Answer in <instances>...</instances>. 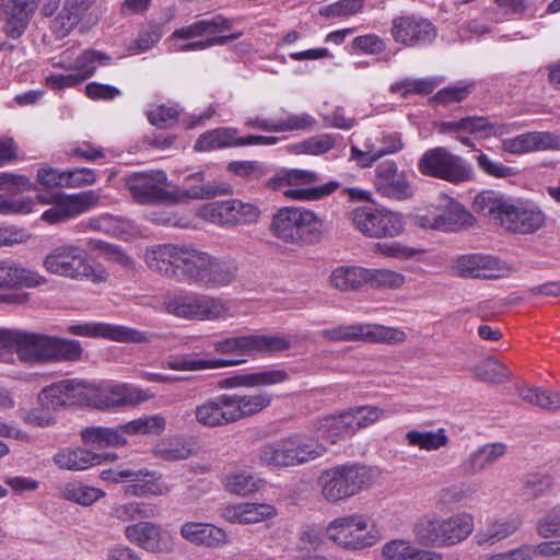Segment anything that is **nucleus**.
Segmentation results:
<instances>
[{
  "mask_svg": "<svg viewBox=\"0 0 560 560\" xmlns=\"http://www.w3.org/2000/svg\"><path fill=\"white\" fill-rule=\"evenodd\" d=\"M439 201L444 221V232H454L474 225V215L457 200L447 196H441Z\"/></svg>",
  "mask_w": 560,
  "mask_h": 560,
  "instance_id": "38",
  "label": "nucleus"
},
{
  "mask_svg": "<svg viewBox=\"0 0 560 560\" xmlns=\"http://www.w3.org/2000/svg\"><path fill=\"white\" fill-rule=\"evenodd\" d=\"M374 186L383 197L406 200L412 197L413 189L407 176L398 172L394 161H385L375 170Z\"/></svg>",
  "mask_w": 560,
  "mask_h": 560,
  "instance_id": "23",
  "label": "nucleus"
},
{
  "mask_svg": "<svg viewBox=\"0 0 560 560\" xmlns=\"http://www.w3.org/2000/svg\"><path fill=\"white\" fill-rule=\"evenodd\" d=\"M339 139L338 135L320 133L290 145L294 154L323 155L334 149Z\"/></svg>",
  "mask_w": 560,
  "mask_h": 560,
  "instance_id": "54",
  "label": "nucleus"
},
{
  "mask_svg": "<svg viewBox=\"0 0 560 560\" xmlns=\"http://www.w3.org/2000/svg\"><path fill=\"white\" fill-rule=\"evenodd\" d=\"M474 530V518L468 513H457L444 518L445 545L453 546L465 540Z\"/></svg>",
  "mask_w": 560,
  "mask_h": 560,
  "instance_id": "49",
  "label": "nucleus"
},
{
  "mask_svg": "<svg viewBox=\"0 0 560 560\" xmlns=\"http://www.w3.org/2000/svg\"><path fill=\"white\" fill-rule=\"evenodd\" d=\"M436 129L442 135H459L468 132L477 139H489L500 137L508 132L503 124L492 122L482 116H467L454 121H441L436 124Z\"/></svg>",
  "mask_w": 560,
  "mask_h": 560,
  "instance_id": "25",
  "label": "nucleus"
},
{
  "mask_svg": "<svg viewBox=\"0 0 560 560\" xmlns=\"http://www.w3.org/2000/svg\"><path fill=\"white\" fill-rule=\"evenodd\" d=\"M271 232L287 244H312L322 237L324 221L306 208L283 207L272 217Z\"/></svg>",
  "mask_w": 560,
  "mask_h": 560,
  "instance_id": "3",
  "label": "nucleus"
},
{
  "mask_svg": "<svg viewBox=\"0 0 560 560\" xmlns=\"http://www.w3.org/2000/svg\"><path fill=\"white\" fill-rule=\"evenodd\" d=\"M245 362L236 359H199L191 355L173 358L164 363V366L174 371H200L234 366Z\"/></svg>",
  "mask_w": 560,
  "mask_h": 560,
  "instance_id": "45",
  "label": "nucleus"
},
{
  "mask_svg": "<svg viewBox=\"0 0 560 560\" xmlns=\"http://www.w3.org/2000/svg\"><path fill=\"white\" fill-rule=\"evenodd\" d=\"M166 308L170 313L187 319L217 320L232 316L228 301L197 293H184L170 298L166 301Z\"/></svg>",
  "mask_w": 560,
  "mask_h": 560,
  "instance_id": "12",
  "label": "nucleus"
},
{
  "mask_svg": "<svg viewBox=\"0 0 560 560\" xmlns=\"http://www.w3.org/2000/svg\"><path fill=\"white\" fill-rule=\"evenodd\" d=\"M237 271V264L233 259L213 257L201 288L220 289L228 287L236 279Z\"/></svg>",
  "mask_w": 560,
  "mask_h": 560,
  "instance_id": "40",
  "label": "nucleus"
},
{
  "mask_svg": "<svg viewBox=\"0 0 560 560\" xmlns=\"http://www.w3.org/2000/svg\"><path fill=\"white\" fill-rule=\"evenodd\" d=\"M327 447L318 439L293 435L260 447L258 457L268 467H294L322 457Z\"/></svg>",
  "mask_w": 560,
  "mask_h": 560,
  "instance_id": "5",
  "label": "nucleus"
},
{
  "mask_svg": "<svg viewBox=\"0 0 560 560\" xmlns=\"http://www.w3.org/2000/svg\"><path fill=\"white\" fill-rule=\"evenodd\" d=\"M166 421L160 415L145 416L115 428L88 427L81 430L84 444L96 448L119 447L127 444L126 435L160 434L165 430Z\"/></svg>",
  "mask_w": 560,
  "mask_h": 560,
  "instance_id": "7",
  "label": "nucleus"
},
{
  "mask_svg": "<svg viewBox=\"0 0 560 560\" xmlns=\"http://www.w3.org/2000/svg\"><path fill=\"white\" fill-rule=\"evenodd\" d=\"M405 283V276L390 269L365 268V284L373 289H398Z\"/></svg>",
  "mask_w": 560,
  "mask_h": 560,
  "instance_id": "58",
  "label": "nucleus"
},
{
  "mask_svg": "<svg viewBox=\"0 0 560 560\" xmlns=\"http://www.w3.org/2000/svg\"><path fill=\"white\" fill-rule=\"evenodd\" d=\"M125 183L138 203L148 205L171 199V194L166 190L167 176L163 171L132 173L126 176Z\"/></svg>",
  "mask_w": 560,
  "mask_h": 560,
  "instance_id": "19",
  "label": "nucleus"
},
{
  "mask_svg": "<svg viewBox=\"0 0 560 560\" xmlns=\"http://www.w3.org/2000/svg\"><path fill=\"white\" fill-rule=\"evenodd\" d=\"M418 170L425 176L440 178L452 184H459L474 178L471 165L444 147L427 150L418 161Z\"/></svg>",
  "mask_w": 560,
  "mask_h": 560,
  "instance_id": "13",
  "label": "nucleus"
},
{
  "mask_svg": "<svg viewBox=\"0 0 560 560\" xmlns=\"http://www.w3.org/2000/svg\"><path fill=\"white\" fill-rule=\"evenodd\" d=\"M506 446L503 443H488L472 453L463 460L460 467L465 472L476 474L493 466L501 457L504 456Z\"/></svg>",
  "mask_w": 560,
  "mask_h": 560,
  "instance_id": "36",
  "label": "nucleus"
},
{
  "mask_svg": "<svg viewBox=\"0 0 560 560\" xmlns=\"http://www.w3.org/2000/svg\"><path fill=\"white\" fill-rule=\"evenodd\" d=\"M230 192L229 185H219L214 183H201L191 186H183L176 188L171 198L173 197L176 201H188L197 199H209L220 195H226Z\"/></svg>",
  "mask_w": 560,
  "mask_h": 560,
  "instance_id": "50",
  "label": "nucleus"
},
{
  "mask_svg": "<svg viewBox=\"0 0 560 560\" xmlns=\"http://www.w3.org/2000/svg\"><path fill=\"white\" fill-rule=\"evenodd\" d=\"M91 382L66 378L45 386L38 394L39 405L47 410L90 406Z\"/></svg>",
  "mask_w": 560,
  "mask_h": 560,
  "instance_id": "14",
  "label": "nucleus"
},
{
  "mask_svg": "<svg viewBox=\"0 0 560 560\" xmlns=\"http://www.w3.org/2000/svg\"><path fill=\"white\" fill-rule=\"evenodd\" d=\"M289 374L281 368H265L253 373L237 375L230 380V386L261 387L285 382Z\"/></svg>",
  "mask_w": 560,
  "mask_h": 560,
  "instance_id": "42",
  "label": "nucleus"
},
{
  "mask_svg": "<svg viewBox=\"0 0 560 560\" xmlns=\"http://www.w3.org/2000/svg\"><path fill=\"white\" fill-rule=\"evenodd\" d=\"M38 0H0V20L5 34L15 39L26 30Z\"/></svg>",
  "mask_w": 560,
  "mask_h": 560,
  "instance_id": "28",
  "label": "nucleus"
},
{
  "mask_svg": "<svg viewBox=\"0 0 560 560\" xmlns=\"http://www.w3.org/2000/svg\"><path fill=\"white\" fill-rule=\"evenodd\" d=\"M205 215L220 225L253 224L258 221L260 210L253 203L231 199L208 205Z\"/></svg>",
  "mask_w": 560,
  "mask_h": 560,
  "instance_id": "21",
  "label": "nucleus"
},
{
  "mask_svg": "<svg viewBox=\"0 0 560 560\" xmlns=\"http://www.w3.org/2000/svg\"><path fill=\"white\" fill-rule=\"evenodd\" d=\"M436 86V82L432 79H405L395 82L389 90L393 93L406 96L408 94H430Z\"/></svg>",
  "mask_w": 560,
  "mask_h": 560,
  "instance_id": "60",
  "label": "nucleus"
},
{
  "mask_svg": "<svg viewBox=\"0 0 560 560\" xmlns=\"http://www.w3.org/2000/svg\"><path fill=\"white\" fill-rule=\"evenodd\" d=\"M472 88V83L464 82L445 86L433 96V102L444 106L460 103L469 96Z\"/></svg>",
  "mask_w": 560,
  "mask_h": 560,
  "instance_id": "62",
  "label": "nucleus"
},
{
  "mask_svg": "<svg viewBox=\"0 0 560 560\" xmlns=\"http://www.w3.org/2000/svg\"><path fill=\"white\" fill-rule=\"evenodd\" d=\"M418 540L424 546H446L444 535V518L423 517L415 527Z\"/></svg>",
  "mask_w": 560,
  "mask_h": 560,
  "instance_id": "53",
  "label": "nucleus"
},
{
  "mask_svg": "<svg viewBox=\"0 0 560 560\" xmlns=\"http://www.w3.org/2000/svg\"><path fill=\"white\" fill-rule=\"evenodd\" d=\"M186 245L160 244L147 248L144 260L148 267L163 276L179 279Z\"/></svg>",
  "mask_w": 560,
  "mask_h": 560,
  "instance_id": "27",
  "label": "nucleus"
},
{
  "mask_svg": "<svg viewBox=\"0 0 560 560\" xmlns=\"http://www.w3.org/2000/svg\"><path fill=\"white\" fill-rule=\"evenodd\" d=\"M150 397L148 392L130 384H90V406L97 409L138 405Z\"/></svg>",
  "mask_w": 560,
  "mask_h": 560,
  "instance_id": "16",
  "label": "nucleus"
},
{
  "mask_svg": "<svg viewBox=\"0 0 560 560\" xmlns=\"http://www.w3.org/2000/svg\"><path fill=\"white\" fill-rule=\"evenodd\" d=\"M13 353H16L20 361L30 364L38 362H73L81 358L82 347L78 340L13 329Z\"/></svg>",
  "mask_w": 560,
  "mask_h": 560,
  "instance_id": "2",
  "label": "nucleus"
},
{
  "mask_svg": "<svg viewBox=\"0 0 560 560\" xmlns=\"http://www.w3.org/2000/svg\"><path fill=\"white\" fill-rule=\"evenodd\" d=\"M345 412L348 422L351 424L352 433L373 424L384 415V410L375 406L355 407Z\"/></svg>",
  "mask_w": 560,
  "mask_h": 560,
  "instance_id": "59",
  "label": "nucleus"
},
{
  "mask_svg": "<svg viewBox=\"0 0 560 560\" xmlns=\"http://www.w3.org/2000/svg\"><path fill=\"white\" fill-rule=\"evenodd\" d=\"M95 0H66L61 11L52 22L58 36H66L79 24Z\"/></svg>",
  "mask_w": 560,
  "mask_h": 560,
  "instance_id": "37",
  "label": "nucleus"
},
{
  "mask_svg": "<svg viewBox=\"0 0 560 560\" xmlns=\"http://www.w3.org/2000/svg\"><path fill=\"white\" fill-rule=\"evenodd\" d=\"M323 337L331 341L401 342L405 340V332L378 324H350L325 329Z\"/></svg>",
  "mask_w": 560,
  "mask_h": 560,
  "instance_id": "18",
  "label": "nucleus"
},
{
  "mask_svg": "<svg viewBox=\"0 0 560 560\" xmlns=\"http://www.w3.org/2000/svg\"><path fill=\"white\" fill-rule=\"evenodd\" d=\"M103 456L83 447L63 448L56 453L52 462L61 469L85 470L102 463Z\"/></svg>",
  "mask_w": 560,
  "mask_h": 560,
  "instance_id": "35",
  "label": "nucleus"
},
{
  "mask_svg": "<svg viewBox=\"0 0 560 560\" xmlns=\"http://www.w3.org/2000/svg\"><path fill=\"white\" fill-rule=\"evenodd\" d=\"M372 482L365 467L339 465L324 470L318 477L322 495L329 503L351 498L366 489Z\"/></svg>",
  "mask_w": 560,
  "mask_h": 560,
  "instance_id": "9",
  "label": "nucleus"
},
{
  "mask_svg": "<svg viewBox=\"0 0 560 560\" xmlns=\"http://www.w3.org/2000/svg\"><path fill=\"white\" fill-rule=\"evenodd\" d=\"M522 525L520 517H508L491 524L485 530L476 535L478 545H492L513 535Z\"/></svg>",
  "mask_w": 560,
  "mask_h": 560,
  "instance_id": "52",
  "label": "nucleus"
},
{
  "mask_svg": "<svg viewBox=\"0 0 560 560\" xmlns=\"http://www.w3.org/2000/svg\"><path fill=\"white\" fill-rule=\"evenodd\" d=\"M474 373L479 380L489 383L501 382L510 374L509 370L494 358H487L480 362L475 366Z\"/></svg>",
  "mask_w": 560,
  "mask_h": 560,
  "instance_id": "61",
  "label": "nucleus"
},
{
  "mask_svg": "<svg viewBox=\"0 0 560 560\" xmlns=\"http://www.w3.org/2000/svg\"><path fill=\"white\" fill-rule=\"evenodd\" d=\"M330 283L341 292L357 291L365 285V268L340 266L331 272Z\"/></svg>",
  "mask_w": 560,
  "mask_h": 560,
  "instance_id": "48",
  "label": "nucleus"
},
{
  "mask_svg": "<svg viewBox=\"0 0 560 560\" xmlns=\"http://www.w3.org/2000/svg\"><path fill=\"white\" fill-rule=\"evenodd\" d=\"M413 222L416 225L422 229H431L443 231V218L440 210V201L432 203L424 209L419 210L413 215Z\"/></svg>",
  "mask_w": 560,
  "mask_h": 560,
  "instance_id": "64",
  "label": "nucleus"
},
{
  "mask_svg": "<svg viewBox=\"0 0 560 560\" xmlns=\"http://www.w3.org/2000/svg\"><path fill=\"white\" fill-rule=\"evenodd\" d=\"M183 254L184 258L180 265L179 280L201 287L213 256L187 245Z\"/></svg>",
  "mask_w": 560,
  "mask_h": 560,
  "instance_id": "32",
  "label": "nucleus"
},
{
  "mask_svg": "<svg viewBox=\"0 0 560 560\" xmlns=\"http://www.w3.org/2000/svg\"><path fill=\"white\" fill-rule=\"evenodd\" d=\"M68 331L77 336L105 338L118 342H143L148 339L145 332L135 328L98 322L72 325Z\"/></svg>",
  "mask_w": 560,
  "mask_h": 560,
  "instance_id": "24",
  "label": "nucleus"
},
{
  "mask_svg": "<svg viewBox=\"0 0 560 560\" xmlns=\"http://www.w3.org/2000/svg\"><path fill=\"white\" fill-rule=\"evenodd\" d=\"M124 534L131 544L149 552H170L174 548L172 534L152 522H138L128 525Z\"/></svg>",
  "mask_w": 560,
  "mask_h": 560,
  "instance_id": "22",
  "label": "nucleus"
},
{
  "mask_svg": "<svg viewBox=\"0 0 560 560\" xmlns=\"http://www.w3.org/2000/svg\"><path fill=\"white\" fill-rule=\"evenodd\" d=\"M236 145V130L217 128L202 133L195 144L197 151H211L224 147Z\"/></svg>",
  "mask_w": 560,
  "mask_h": 560,
  "instance_id": "55",
  "label": "nucleus"
},
{
  "mask_svg": "<svg viewBox=\"0 0 560 560\" xmlns=\"http://www.w3.org/2000/svg\"><path fill=\"white\" fill-rule=\"evenodd\" d=\"M212 346L219 354L254 355L284 351L290 342L283 336L252 334L221 338L214 340Z\"/></svg>",
  "mask_w": 560,
  "mask_h": 560,
  "instance_id": "15",
  "label": "nucleus"
},
{
  "mask_svg": "<svg viewBox=\"0 0 560 560\" xmlns=\"http://www.w3.org/2000/svg\"><path fill=\"white\" fill-rule=\"evenodd\" d=\"M405 440L409 446L432 452L438 451L448 444L450 439L445 429L440 428L436 431L410 430L406 433Z\"/></svg>",
  "mask_w": 560,
  "mask_h": 560,
  "instance_id": "51",
  "label": "nucleus"
},
{
  "mask_svg": "<svg viewBox=\"0 0 560 560\" xmlns=\"http://www.w3.org/2000/svg\"><path fill=\"white\" fill-rule=\"evenodd\" d=\"M504 152L521 155L533 151L560 150V136L548 131H532L502 140Z\"/></svg>",
  "mask_w": 560,
  "mask_h": 560,
  "instance_id": "29",
  "label": "nucleus"
},
{
  "mask_svg": "<svg viewBox=\"0 0 560 560\" xmlns=\"http://www.w3.org/2000/svg\"><path fill=\"white\" fill-rule=\"evenodd\" d=\"M272 402V395L259 392L252 395L220 394L197 405L196 421L207 428H220L252 417Z\"/></svg>",
  "mask_w": 560,
  "mask_h": 560,
  "instance_id": "1",
  "label": "nucleus"
},
{
  "mask_svg": "<svg viewBox=\"0 0 560 560\" xmlns=\"http://www.w3.org/2000/svg\"><path fill=\"white\" fill-rule=\"evenodd\" d=\"M326 536L337 547L350 551L370 548L383 538L381 529L370 524L369 518L360 513L330 521L326 527Z\"/></svg>",
  "mask_w": 560,
  "mask_h": 560,
  "instance_id": "6",
  "label": "nucleus"
},
{
  "mask_svg": "<svg viewBox=\"0 0 560 560\" xmlns=\"http://www.w3.org/2000/svg\"><path fill=\"white\" fill-rule=\"evenodd\" d=\"M46 278L13 260L0 261V289L12 287L34 288L46 283Z\"/></svg>",
  "mask_w": 560,
  "mask_h": 560,
  "instance_id": "33",
  "label": "nucleus"
},
{
  "mask_svg": "<svg viewBox=\"0 0 560 560\" xmlns=\"http://www.w3.org/2000/svg\"><path fill=\"white\" fill-rule=\"evenodd\" d=\"M160 514L161 509L158 504L145 501L115 504L110 509V516L124 523L154 518Z\"/></svg>",
  "mask_w": 560,
  "mask_h": 560,
  "instance_id": "41",
  "label": "nucleus"
},
{
  "mask_svg": "<svg viewBox=\"0 0 560 560\" xmlns=\"http://www.w3.org/2000/svg\"><path fill=\"white\" fill-rule=\"evenodd\" d=\"M553 480L549 475L529 474L526 476L523 491L529 498H540L548 494L552 489Z\"/></svg>",
  "mask_w": 560,
  "mask_h": 560,
  "instance_id": "63",
  "label": "nucleus"
},
{
  "mask_svg": "<svg viewBox=\"0 0 560 560\" xmlns=\"http://www.w3.org/2000/svg\"><path fill=\"white\" fill-rule=\"evenodd\" d=\"M231 27V21L222 15H215L210 19H203L190 25L176 30L172 39H188L202 36L205 34H217Z\"/></svg>",
  "mask_w": 560,
  "mask_h": 560,
  "instance_id": "46",
  "label": "nucleus"
},
{
  "mask_svg": "<svg viewBox=\"0 0 560 560\" xmlns=\"http://www.w3.org/2000/svg\"><path fill=\"white\" fill-rule=\"evenodd\" d=\"M172 488L160 475L149 469H129L125 481L124 493L132 497H162L171 492Z\"/></svg>",
  "mask_w": 560,
  "mask_h": 560,
  "instance_id": "30",
  "label": "nucleus"
},
{
  "mask_svg": "<svg viewBox=\"0 0 560 560\" xmlns=\"http://www.w3.org/2000/svg\"><path fill=\"white\" fill-rule=\"evenodd\" d=\"M353 226L372 238L396 237L405 230V218L400 212L387 208L362 206L349 212Z\"/></svg>",
  "mask_w": 560,
  "mask_h": 560,
  "instance_id": "11",
  "label": "nucleus"
},
{
  "mask_svg": "<svg viewBox=\"0 0 560 560\" xmlns=\"http://www.w3.org/2000/svg\"><path fill=\"white\" fill-rule=\"evenodd\" d=\"M43 268L48 273L72 280H91L100 283L107 279V272L103 268L92 266L85 248L74 242L51 248L43 259Z\"/></svg>",
  "mask_w": 560,
  "mask_h": 560,
  "instance_id": "4",
  "label": "nucleus"
},
{
  "mask_svg": "<svg viewBox=\"0 0 560 560\" xmlns=\"http://www.w3.org/2000/svg\"><path fill=\"white\" fill-rule=\"evenodd\" d=\"M38 200L50 206L43 212L40 219L49 224H59L97 207L101 202V190H85L77 194L45 192L38 195Z\"/></svg>",
  "mask_w": 560,
  "mask_h": 560,
  "instance_id": "10",
  "label": "nucleus"
},
{
  "mask_svg": "<svg viewBox=\"0 0 560 560\" xmlns=\"http://www.w3.org/2000/svg\"><path fill=\"white\" fill-rule=\"evenodd\" d=\"M277 509L268 503L244 502L222 510V516L231 523L255 524L275 517Z\"/></svg>",
  "mask_w": 560,
  "mask_h": 560,
  "instance_id": "31",
  "label": "nucleus"
},
{
  "mask_svg": "<svg viewBox=\"0 0 560 560\" xmlns=\"http://www.w3.org/2000/svg\"><path fill=\"white\" fill-rule=\"evenodd\" d=\"M57 490L61 499L83 506H89L105 495L103 490L83 485L80 481L63 483Z\"/></svg>",
  "mask_w": 560,
  "mask_h": 560,
  "instance_id": "47",
  "label": "nucleus"
},
{
  "mask_svg": "<svg viewBox=\"0 0 560 560\" xmlns=\"http://www.w3.org/2000/svg\"><path fill=\"white\" fill-rule=\"evenodd\" d=\"M382 555L386 560H441L440 555L419 549L404 539L386 542Z\"/></svg>",
  "mask_w": 560,
  "mask_h": 560,
  "instance_id": "43",
  "label": "nucleus"
},
{
  "mask_svg": "<svg viewBox=\"0 0 560 560\" xmlns=\"http://www.w3.org/2000/svg\"><path fill=\"white\" fill-rule=\"evenodd\" d=\"M316 439L335 444L338 439L352 435L351 424L348 422L346 412L330 415L318 419L315 422Z\"/></svg>",
  "mask_w": 560,
  "mask_h": 560,
  "instance_id": "44",
  "label": "nucleus"
},
{
  "mask_svg": "<svg viewBox=\"0 0 560 560\" xmlns=\"http://www.w3.org/2000/svg\"><path fill=\"white\" fill-rule=\"evenodd\" d=\"M108 60L109 57L100 51L86 50L74 61H70L65 56H61L60 61L56 62L55 66L73 71L81 83L92 77L98 66L107 65Z\"/></svg>",
  "mask_w": 560,
  "mask_h": 560,
  "instance_id": "39",
  "label": "nucleus"
},
{
  "mask_svg": "<svg viewBox=\"0 0 560 560\" xmlns=\"http://www.w3.org/2000/svg\"><path fill=\"white\" fill-rule=\"evenodd\" d=\"M318 173L310 170H282L269 179V187L282 190L283 196L288 199L299 201H316L320 200L334 191L340 184L337 180H329L323 185L304 187L318 180Z\"/></svg>",
  "mask_w": 560,
  "mask_h": 560,
  "instance_id": "8",
  "label": "nucleus"
},
{
  "mask_svg": "<svg viewBox=\"0 0 560 560\" xmlns=\"http://www.w3.org/2000/svg\"><path fill=\"white\" fill-rule=\"evenodd\" d=\"M390 34L396 43L407 47H420L431 44L436 37L432 22L419 15H400L392 21Z\"/></svg>",
  "mask_w": 560,
  "mask_h": 560,
  "instance_id": "20",
  "label": "nucleus"
},
{
  "mask_svg": "<svg viewBox=\"0 0 560 560\" xmlns=\"http://www.w3.org/2000/svg\"><path fill=\"white\" fill-rule=\"evenodd\" d=\"M504 267L492 257L482 254H466L458 256L452 265V271L458 277L478 279H498Z\"/></svg>",
  "mask_w": 560,
  "mask_h": 560,
  "instance_id": "26",
  "label": "nucleus"
},
{
  "mask_svg": "<svg viewBox=\"0 0 560 560\" xmlns=\"http://www.w3.org/2000/svg\"><path fill=\"white\" fill-rule=\"evenodd\" d=\"M521 398L532 405L546 410H556L560 408V392L547 390L541 387L520 388Z\"/></svg>",
  "mask_w": 560,
  "mask_h": 560,
  "instance_id": "57",
  "label": "nucleus"
},
{
  "mask_svg": "<svg viewBox=\"0 0 560 560\" xmlns=\"http://www.w3.org/2000/svg\"><path fill=\"white\" fill-rule=\"evenodd\" d=\"M501 224L511 232L534 233L545 224L544 212L533 202H502L498 209Z\"/></svg>",
  "mask_w": 560,
  "mask_h": 560,
  "instance_id": "17",
  "label": "nucleus"
},
{
  "mask_svg": "<svg viewBox=\"0 0 560 560\" xmlns=\"http://www.w3.org/2000/svg\"><path fill=\"white\" fill-rule=\"evenodd\" d=\"M180 535L194 545L211 548L226 541L225 532L208 523L186 522L180 527Z\"/></svg>",
  "mask_w": 560,
  "mask_h": 560,
  "instance_id": "34",
  "label": "nucleus"
},
{
  "mask_svg": "<svg viewBox=\"0 0 560 560\" xmlns=\"http://www.w3.org/2000/svg\"><path fill=\"white\" fill-rule=\"evenodd\" d=\"M222 483L224 489L236 495H248L259 490V482L246 470H233L226 474Z\"/></svg>",
  "mask_w": 560,
  "mask_h": 560,
  "instance_id": "56",
  "label": "nucleus"
}]
</instances>
